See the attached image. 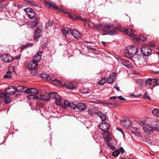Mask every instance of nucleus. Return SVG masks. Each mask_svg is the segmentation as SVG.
<instances>
[{
    "mask_svg": "<svg viewBox=\"0 0 159 159\" xmlns=\"http://www.w3.org/2000/svg\"><path fill=\"white\" fill-rule=\"evenodd\" d=\"M103 30L104 32L111 34H116L117 28L112 24H105L103 26Z\"/></svg>",
    "mask_w": 159,
    "mask_h": 159,
    "instance_id": "nucleus-1",
    "label": "nucleus"
},
{
    "mask_svg": "<svg viewBox=\"0 0 159 159\" xmlns=\"http://www.w3.org/2000/svg\"><path fill=\"white\" fill-rule=\"evenodd\" d=\"M38 67L37 64L33 61H28L26 63V67L32 75H34L36 74V68Z\"/></svg>",
    "mask_w": 159,
    "mask_h": 159,
    "instance_id": "nucleus-2",
    "label": "nucleus"
},
{
    "mask_svg": "<svg viewBox=\"0 0 159 159\" xmlns=\"http://www.w3.org/2000/svg\"><path fill=\"white\" fill-rule=\"evenodd\" d=\"M139 123L142 126L143 130L146 134H151L153 132L154 129L152 126L149 124H145L143 121H140Z\"/></svg>",
    "mask_w": 159,
    "mask_h": 159,
    "instance_id": "nucleus-3",
    "label": "nucleus"
},
{
    "mask_svg": "<svg viewBox=\"0 0 159 159\" xmlns=\"http://www.w3.org/2000/svg\"><path fill=\"white\" fill-rule=\"evenodd\" d=\"M54 83L58 86H63L64 87L66 88L67 89L70 90H73L75 89L76 88L74 86H73L71 84H66V83H64L63 84L57 80L55 79L53 80Z\"/></svg>",
    "mask_w": 159,
    "mask_h": 159,
    "instance_id": "nucleus-4",
    "label": "nucleus"
},
{
    "mask_svg": "<svg viewBox=\"0 0 159 159\" xmlns=\"http://www.w3.org/2000/svg\"><path fill=\"white\" fill-rule=\"evenodd\" d=\"M48 95L50 97L54 99L57 105L59 106L60 105V104L61 103V98L59 95L54 92L49 93Z\"/></svg>",
    "mask_w": 159,
    "mask_h": 159,
    "instance_id": "nucleus-5",
    "label": "nucleus"
},
{
    "mask_svg": "<svg viewBox=\"0 0 159 159\" xmlns=\"http://www.w3.org/2000/svg\"><path fill=\"white\" fill-rule=\"evenodd\" d=\"M140 50L143 55L145 56L149 55L152 53V50L148 48L147 44L144 45L141 48Z\"/></svg>",
    "mask_w": 159,
    "mask_h": 159,
    "instance_id": "nucleus-6",
    "label": "nucleus"
},
{
    "mask_svg": "<svg viewBox=\"0 0 159 159\" xmlns=\"http://www.w3.org/2000/svg\"><path fill=\"white\" fill-rule=\"evenodd\" d=\"M45 3L46 6L49 8H52L58 11L64 12V10H63L62 9L59 8L57 6H56L54 3H51L48 2L46 1Z\"/></svg>",
    "mask_w": 159,
    "mask_h": 159,
    "instance_id": "nucleus-7",
    "label": "nucleus"
},
{
    "mask_svg": "<svg viewBox=\"0 0 159 159\" xmlns=\"http://www.w3.org/2000/svg\"><path fill=\"white\" fill-rule=\"evenodd\" d=\"M39 24L40 25V27L39 28H37L34 33V36L35 39L36 41L40 37L42 29L43 28L42 23H39Z\"/></svg>",
    "mask_w": 159,
    "mask_h": 159,
    "instance_id": "nucleus-8",
    "label": "nucleus"
},
{
    "mask_svg": "<svg viewBox=\"0 0 159 159\" xmlns=\"http://www.w3.org/2000/svg\"><path fill=\"white\" fill-rule=\"evenodd\" d=\"M1 58L3 61L7 63L11 62L12 60V57L8 53L2 54Z\"/></svg>",
    "mask_w": 159,
    "mask_h": 159,
    "instance_id": "nucleus-9",
    "label": "nucleus"
},
{
    "mask_svg": "<svg viewBox=\"0 0 159 159\" xmlns=\"http://www.w3.org/2000/svg\"><path fill=\"white\" fill-rule=\"evenodd\" d=\"M41 23L39 22H37L36 20H35V19L33 20H31L29 21L28 24V26L31 28H34L36 25V27L37 28H39L40 27V25L39 24V23Z\"/></svg>",
    "mask_w": 159,
    "mask_h": 159,
    "instance_id": "nucleus-10",
    "label": "nucleus"
},
{
    "mask_svg": "<svg viewBox=\"0 0 159 159\" xmlns=\"http://www.w3.org/2000/svg\"><path fill=\"white\" fill-rule=\"evenodd\" d=\"M25 11L26 12L27 16L29 18L31 19L34 17L35 13L34 10L31 8H27L25 9Z\"/></svg>",
    "mask_w": 159,
    "mask_h": 159,
    "instance_id": "nucleus-11",
    "label": "nucleus"
},
{
    "mask_svg": "<svg viewBox=\"0 0 159 159\" xmlns=\"http://www.w3.org/2000/svg\"><path fill=\"white\" fill-rule=\"evenodd\" d=\"M6 93L9 95H13L16 92V88L13 86H10L5 90Z\"/></svg>",
    "mask_w": 159,
    "mask_h": 159,
    "instance_id": "nucleus-12",
    "label": "nucleus"
},
{
    "mask_svg": "<svg viewBox=\"0 0 159 159\" xmlns=\"http://www.w3.org/2000/svg\"><path fill=\"white\" fill-rule=\"evenodd\" d=\"M119 30L121 31L125 32L126 34L130 37L134 36V38H136V36L133 34V31L131 29H127L125 28H120Z\"/></svg>",
    "mask_w": 159,
    "mask_h": 159,
    "instance_id": "nucleus-13",
    "label": "nucleus"
},
{
    "mask_svg": "<svg viewBox=\"0 0 159 159\" xmlns=\"http://www.w3.org/2000/svg\"><path fill=\"white\" fill-rule=\"evenodd\" d=\"M121 125L126 128H128L131 125L130 120L128 118L121 120H120Z\"/></svg>",
    "mask_w": 159,
    "mask_h": 159,
    "instance_id": "nucleus-14",
    "label": "nucleus"
},
{
    "mask_svg": "<svg viewBox=\"0 0 159 159\" xmlns=\"http://www.w3.org/2000/svg\"><path fill=\"white\" fill-rule=\"evenodd\" d=\"M133 47L130 51H127L125 52L126 53H129L130 56H133L134 55H135L139 50L137 46H133Z\"/></svg>",
    "mask_w": 159,
    "mask_h": 159,
    "instance_id": "nucleus-15",
    "label": "nucleus"
},
{
    "mask_svg": "<svg viewBox=\"0 0 159 159\" xmlns=\"http://www.w3.org/2000/svg\"><path fill=\"white\" fill-rule=\"evenodd\" d=\"M109 125L107 122H103L99 126V128L102 130L104 132H106L109 129Z\"/></svg>",
    "mask_w": 159,
    "mask_h": 159,
    "instance_id": "nucleus-16",
    "label": "nucleus"
},
{
    "mask_svg": "<svg viewBox=\"0 0 159 159\" xmlns=\"http://www.w3.org/2000/svg\"><path fill=\"white\" fill-rule=\"evenodd\" d=\"M116 74L115 73H113L111 74L108 76L107 80L108 82L110 83L114 82L116 80Z\"/></svg>",
    "mask_w": 159,
    "mask_h": 159,
    "instance_id": "nucleus-17",
    "label": "nucleus"
},
{
    "mask_svg": "<svg viewBox=\"0 0 159 159\" xmlns=\"http://www.w3.org/2000/svg\"><path fill=\"white\" fill-rule=\"evenodd\" d=\"M158 80L155 79H148L145 81V83L146 84L154 85L158 84Z\"/></svg>",
    "mask_w": 159,
    "mask_h": 159,
    "instance_id": "nucleus-18",
    "label": "nucleus"
},
{
    "mask_svg": "<svg viewBox=\"0 0 159 159\" xmlns=\"http://www.w3.org/2000/svg\"><path fill=\"white\" fill-rule=\"evenodd\" d=\"M25 92L28 94L36 95L39 92V90L36 88H31L29 89H26Z\"/></svg>",
    "mask_w": 159,
    "mask_h": 159,
    "instance_id": "nucleus-19",
    "label": "nucleus"
},
{
    "mask_svg": "<svg viewBox=\"0 0 159 159\" xmlns=\"http://www.w3.org/2000/svg\"><path fill=\"white\" fill-rule=\"evenodd\" d=\"M42 53L41 52H38L34 56L33 62L36 63L39 62L41 59Z\"/></svg>",
    "mask_w": 159,
    "mask_h": 159,
    "instance_id": "nucleus-20",
    "label": "nucleus"
},
{
    "mask_svg": "<svg viewBox=\"0 0 159 159\" xmlns=\"http://www.w3.org/2000/svg\"><path fill=\"white\" fill-rule=\"evenodd\" d=\"M71 34L75 38L77 39L80 38L81 35V33L75 30H71Z\"/></svg>",
    "mask_w": 159,
    "mask_h": 159,
    "instance_id": "nucleus-21",
    "label": "nucleus"
},
{
    "mask_svg": "<svg viewBox=\"0 0 159 159\" xmlns=\"http://www.w3.org/2000/svg\"><path fill=\"white\" fill-rule=\"evenodd\" d=\"M71 30L69 28L67 27H64L62 29V32L63 34L66 36H67V35L71 34Z\"/></svg>",
    "mask_w": 159,
    "mask_h": 159,
    "instance_id": "nucleus-22",
    "label": "nucleus"
},
{
    "mask_svg": "<svg viewBox=\"0 0 159 159\" xmlns=\"http://www.w3.org/2000/svg\"><path fill=\"white\" fill-rule=\"evenodd\" d=\"M86 107V106L83 103H80L77 105V109L80 111L85 110Z\"/></svg>",
    "mask_w": 159,
    "mask_h": 159,
    "instance_id": "nucleus-23",
    "label": "nucleus"
},
{
    "mask_svg": "<svg viewBox=\"0 0 159 159\" xmlns=\"http://www.w3.org/2000/svg\"><path fill=\"white\" fill-rule=\"evenodd\" d=\"M70 102L67 101L66 100H64L63 102L62 103H61L59 106L61 107L62 108L66 109L67 107H69L70 105Z\"/></svg>",
    "mask_w": 159,
    "mask_h": 159,
    "instance_id": "nucleus-24",
    "label": "nucleus"
},
{
    "mask_svg": "<svg viewBox=\"0 0 159 159\" xmlns=\"http://www.w3.org/2000/svg\"><path fill=\"white\" fill-rule=\"evenodd\" d=\"M39 100L43 101H47L49 100L48 97L45 95L41 94L39 97Z\"/></svg>",
    "mask_w": 159,
    "mask_h": 159,
    "instance_id": "nucleus-25",
    "label": "nucleus"
},
{
    "mask_svg": "<svg viewBox=\"0 0 159 159\" xmlns=\"http://www.w3.org/2000/svg\"><path fill=\"white\" fill-rule=\"evenodd\" d=\"M152 115L155 117H159V109L155 108L152 111Z\"/></svg>",
    "mask_w": 159,
    "mask_h": 159,
    "instance_id": "nucleus-26",
    "label": "nucleus"
},
{
    "mask_svg": "<svg viewBox=\"0 0 159 159\" xmlns=\"http://www.w3.org/2000/svg\"><path fill=\"white\" fill-rule=\"evenodd\" d=\"M97 114L100 117L102 120L103 121L106 119V117L105 115L102 113L101 111H99L97 113Z\"/></svg>",
    "mask_w": 159,
    "mask_h": 159,
    "instance_id": "nucleus-27",
    "label": "nucleus"
},
{
    "mask_svg": "<svg viewBox=\"0 0 159 159\" xmlns=\"http://www.w3.org/2000/svg\"><path fill=\"white\" fill-rule=\"evenodd\" d=\"M153 121L155 123H156L155 124L154 127V130L157 131H159V120H155Z\"/></svg>",
    "mask_w": 159,
    "mask_h": 159,
    "instance_id": "nucleus-28",
    "label": "nucleus"
},
{
    "mask_svg": "<svg viewBox=\"0 0 159 159\" xmlns=\"http://www.w3.org/2000/svg\"><path fill=\"white\" fill-rule=\"evenodd\" d=\"M25 89H27V88L24 86H19L17 88H16V92H22Z\"/></svg>",
    "mask_w": 159,
    "mask_h": 159,
    "instance_id": "nucleus-29",
    "label": "nucleus"
},
{
    "mask_svg": "<svg viewBox=\"0 0 159 159\" xmlns=\"http://www.w3.org/2000/svg\"><path fill=\"white\" fill-rule=\"evenodd\" d=\"M4 96L5 97L4 100L5 103L6 104L8 103L11 100V97L8 96L5 93Z\"/></svg>",
    "mask_w": 159,
    "mask_h": 159,
    "instance_id": "nucleus-30",
    "label": "nucleus"
},
{
    "mask_svg": "<svg viewBox=\"0 0 159 159\" xmlns=\"http://www.w3.org/2000/svg\"><path fill=\"white\" fill-rule=\"evenodd\" d=\"M103 137L105 139H108L110 138V133L109 132H104L102 134Z\"/></svg>",
    "mask_w": 159,
    "mask_h": 159,
    "instance_id": "nucleus-31",
    "label": "nucleus"
},
{
    "mask_svg": "<svg viewBox=\"0 0 159 159\" xmlns=\"http://www.w3.org/2000/svg\"><path fill=\"white\" fill-rule=\"evenodd\" d=\"M29 98L30 99H36L37 100H39V96L36 95L31 94V95L29 97Z\"/></svg>",
    "mask_w": 159,
    "mask_h": 159,
    "instance_id": "nucleus-32",
    "label": "nucleus"
},
{
    "mask_svg": "<svg viewBox=\"0 0 159 159\" xmlns=\"http://www.w3.org/2000/svg\"><path fill=\"white\" fill-rule=\"evenodd\" d=\"M69 17L70 18L74 20H78V16H75L74 14H68Z\"/></svg>",
    "mask_w": 159,
    "mask_h": 159,
    "instance_id": "nucleus-33",
    "label": "nucleus"
},
{
    "mask_svg": "<svg viewBox=\"0 0 159 159\" xmlns=\"http://www.w3.org/2000/svg\"><path fill=\"white\" fill-rule=\"evenodd\" d=\"M107 80L105 78H103L98 82V84L100 85H103L106 83Z\"/></svg>",
    "mask_w": 159,
    "mask_h": 159,
    "instance_id": "nucleus-34",
    "label": "nucleus"
},
{
    "mask_svg": "<svg viewBox=\"0 0 159 159\" xmlns=\"http://www.w3.org/2000/svg\"><path fill=\"white\" fill-rule=\"evenodd\" d=\"M122 64L128 68L130 67L131 66V65H130V63L129 61H123L122 62Z\"/></svg>",
    "mask_w": 159,
    "mask_h": 159,
    "instance_id": "nucleus-35",
    "label": "nucleus"
},
{
    "mask_svg": "<svg viewBox=\"0 0 159 159\" xmlns=\"http://www.w3.org/2000/svg\"><path fill=\"white\" fill-rule=\"evenodd\" d=\"M120 153V150H117L113 152L112 155L114 157H117L119 155Z\"/></svg>",
    "mask_w": 159,
    "mask_h": 159,
    "instance_id": "nucleus-36",
    "label": "nucleus"
},
{
    "mask_svg": "<svg viewBox=\"0 0 159 159\" xmlns=\"http://www.w3.org/2000/svg\"><path fill=\"white\" fill-rule=\"evenodd\" d=\"M93 25L95 27V28L96 29H98L102 26V25L100 23H93Z\"/></svg>",
    "mask_w": 159,
    "mask_h": 159,
    "instance_id": "nucleus-37",
    "label": "nucleus"
},
{
    "mask_svg": "<svg viewBox=\"0 0 159 159\" xmlns=\"http://www.w3.org/2000/svg\"><path fill=\"white\" fill-rule=\"evenodd\" d=\"M69 107L74 109L76 108H77V105H75L73 103L70 102Z\"/></svg>",
    "mask_w": 159,
    "mask_h": 159,
    "instance_id": "nucleus-38",
    "label": "nucleus"
},
{
    "mask_svg": "<svg viewBox=\"0 0 159 159\" xmlns=\"http://www.w3.org/2000/svg\"><path fill=\"white\" fill-rule=\"evenodd\" d=\"M53 24L52 21H49L48 22L46 23V28L48 27L52 26Z\"/></svg>",
    "mask_w": 159,
    "mask_h": 159,
    "instance_id": "nucleus-39",
    "label": "nucleus"
},
{
    "mask_svg": "<svg viewBox=\"0 0 159 159\" xmlns=\"http://www.w3.org/2000/svg\"><path fill=\"white\" fill-rule=\"evenodd\" d=\"M139 39L142 41H145L146 40V38L143 35H141L140 36L139 39H137L136 41H138V40H139Z\"/></svg>",
    "mask_w": 159,
    "mask_h": 159,
    "instance_id": "nucleus-40",
    "label": "nucleus"
},
{
    "mask_svg": "<svg viewBox=\"0 0 159 159\" xmlns=\"http://www.w3.org/2000/svg\"><path fill=\"white\" fill-rule=\"evenodd\" d=\"M144 98L149 100H150L151 99L149 95L147 93H146L144 94Z\"/></svg>",
    "mask_w": 159,
    "mask_h": 159,
    "instance_id": "nucleus-41",
    "label": "nucleus"
},
{
    "mask_svg": "<svg viewBox=\"0 0 159 159\" xmlns=\"http://www.w3.org/2000/svg\"><path fill=\"white\" fill-rule=\"evenodd\" d=\"M11 77V75H5L4 76V78L6 79H10Z\"/></svg>",
    "mask_w": 159,
    "mask_h": 159,
    "instance_id": "nucleus-42",
    "label": "nucleus"
},
{
    "mask_svg": "<svg viewBox=\"0 0 159 159\" xmlns=\"http://www.w3.org/2000/svg\"><path fill=\"white\" fill-rule=\"evenodd\" d=\"M88 112L90 115H91L93 113V111L92 109L90 108Z\"/></svg>",
    "mask_w": 159,
    "mask_h": 159,
    "instance_id": "nucleus-43",
    "label": "nucleus"
},
{
    "mask_svg": "<svg viewBox=\"0 0 159 159\" xmlns=\"http://www.w3.org/2000/svg\"><path fill=\"white\" fill-rule=\"evenodd\" d=\"M46 79L47 81H50V80H51L52 78L50 75L48 74Z\"/></svg>",
    "mask_w": 159,
    "mask_h": 159,
    "instance_id": "nucleus-44",
    "label": "nucleus"
},
{
    "mask_svg": "<svg viewBox=\"0 0 159 159\" xmlns=\"http://www.w3.org/2000/svg\"><path fill=\"white\" fill-rule=\"evenodd\" d=\"M116 129H117V130L119 131H120L121 132V133L123 135V136L124 135V132L123 131V130L122 129H121L120 128H119V127H117Z\"/></svg>",
    "mask_w": 159,
    "mask_h": 159,
    "instance_id": "nucleus-45",
    "label": "nucleus"
},
{
    "mask_svg": "<svg viewBox=\"0 0 159 159\" xmlns=\"http://www.w3.org/2000/svg\"><path fill=\"white\" fill-rule=\"evenodd\" d=\"M6 9V6L4 5L3 7H2V6H1L0 7V11H3V10H5V9Z\"/></svg>",
    "mask_w": 159,
    "mask_h": 159,
    "instance_id": "nucleus-46",
    "label": "nucleus"
},
{
    "mask_svg": "<svg viewBox=\"0 0 159 159\" xmlns=\"http://www.w3.org/2000/svg\"><path fill=\"white\" fill-rule=\"evenodd\" d=\"M48 74H43L41 75H40L41 77L43 78L46 79Z\"/></svg>",
    "mask_w": 159,
    "mask_h": 159,
    "instance_id": "nucleus-47",
    "label": "nucleus"
},
{
    "mask_svg": "<svg viewBox=\"0 0 159 159\" xmlns=\"http://www.w3.org/2000/svg\"><path fill=\"white\" fill-rule=\"evenodd\" d=\"M106 142L107 144L108 147L111 144V143L109 139L106 140Z\"/></svg>",
    "mask_w": 159,
    "mask_h": 159,
    "instance_id": "nucleus-48",
    "label": "nucleus"
},
{
    "mask_svg": "<svg viewBox=\"0 0 159 159\" xmlns=\"http://www.w3.org/2000/svg\"><path fill=\"white\" fill-rule=\"evenodd\" d=\"M109 147L111 149V150H114L115 149V147L112 145L111 144L110 145Z\"/></svg>",
    "mask_w": 159,
    "mask_h": 159,
    "instance_id": "nucleus-49",
    "label": "nucleus"
},
{
    "mask_svg": "<svg viewBox=\"0 0 159 159\" xmlns=\"http://www.w3.org/2000/svg\"><path fill=\"white\" fill-rule=\"evenodd\" d=\"M118 98L119 99L121 100L124 101L125 100V99L123 98L122 96H120L118 97Z\"/></svg>",
    "mask_w": 159,
    "mask_h": 159,
    "instance_id": "nucleus-50",
    "label": "nucleus"
},
{
    "mask_svg": "<svg viewBox=\"0 0 159 159\" xmlns=\"http://www.w3.org/2000/svg\"><path fill=\"white\" fill-rule=\"evenodd\" d=\"M120 151L121 153H123L125 152V150L122 147H121L120 148Z\"/></svg>",
    "mask_w": 159,
    "mask_h": 159,
    "instance_id": "nucleus-51",
    "label": "nucleus"
},
{
    "mask_svg": "<svg viewBox=\"0 0 159 159\" xmlns=\"http://www.w3.org/2000/svg\"><path fill=\"white\" fill-rule=\"evenodd\" d=\"M103 104H106V105H114V104L112 103H111V102H105V103H103Z\"/></svg>",
    "mask_w": 159,
    "mask_h": 159,
    "instance_id": "nucleus-52",
    "label": "nucleus"
},
{
    "mask_svg": "<svg viewBox=\"0 0 159 159\" xmlns=\"http://www.w3.org/2000/svg\"><path fill=\"white\" fill-rule=\"evenodd\" d=\"M5 94V93H2L0 92V98H2L3 97H4Z\"/></svg>",
    "mask_w": 159,
    "mask_h": 159,
    "instance_id": "nucleus-53",
    "label": "nucleus"
},
{
    "mask_svg": "<svg viewBox=\"0 0 159 159\" xmlns=\"http://www.w3.org/2000/svg\"><path fill=\"white\" fill-rule=\"evenodd\" d=\"M84 25L86 27H87L89 26V25L88 23L87 22H84Z\"/></svg>",
    "mask_w": 159,
    "mask_h": 159,
    "instance_id": "nucleus-54",
    "label": "nucleus"
},
{
    "mask_svg": "<svg viewBox=\"0 0 159 159\" xmlns=\"http://www.w3.org/2000/svg\"><path fill=\"white\" fill-rule=\"evenodd\" d=\"M117 98V97L116 96H112V97H111L110 98V99H116Z\"/></svg>",
    "mask_w": 159,
    "mask_h": 159,
    "instance_id": "nucleus-55",
    "label": "nucleus"
},
{
    "mask_svg": "<svg viewBox=\"0 0 159 159\" xmlns=\"http://www.w3.org/2000/svg\"><path fill=\"white\" fill-rule=\"evenodd\" d=\"M80 19L82 20H86L85 19H83V18H82L81 16H78V20Z\"/></svg>",
    "mask_w": 159,
    "mask_h": 159,
    "instance_id": "nucleus-56",
    "label": "nucleus"
},
{
    "mask_svg": "<svg viewBox=\"0 0 159 159\" xmlns=\"http://www.w3.org/2000/svg\"><path fill=\"white\" fill-rule=\"evenodd\" d=\"M151 72L155 74H159V71H152Z\"/></svg>",
    "mask_w": 159,
    "mask_h": 159,
    "instance_id": "nucleus-57",
    "label": "nucleus"
},
{
    "mask_svg": "<svg viewBox=\"0 0 159 159\" xmlns=\"http://www.w3.org/2000/svg\"><path fill=\"white\" fill-rule=\"evenodd\" d=\"M20 58V56H16L15 57V59H19Z\"/></svg>",
    "mask_w": 159,
    "mask_h": 159,
    "instance_id": "nucleus-58",
    "label": "nucleus"
},
{
    "mask_svg": "<svg viewBox=\"0 0 159 159\" xmlns=\"http://www.w3.org/2000/svg\"><path fill=\"white\" fill-rule=\"evenodd\" d=\"M11 73L12 72L11 71H8L6 72V75H11Z\"/></svg>",
    "mask_w": 159,
    "mask_h": 159,
    "instance_id": "nucleus-59",
    "label": "nucleus"
},
{
    "mask_svg": "<svg viewBox=\"0 0 159 159\" xmlns=\"http://www.w3.org/2000/svg\"><path fill=\"white\" fill-rule=\"evenodd\" d=\"M149 45L152 47H154L155 46V45L154 44H153V43H150L149 44Z\"/></svg>",
    "mask_w": 159,
    "mask_h": 159,
    "instance_id": "nucleus-60",
    "label": "nucleus"
},
{
    "mask_svg": "<svg viewBox=\"0 0 159 159\" xmlns=\"http://www.w3.org/2000/svg\"><path fill=\"white\" fill-rule=\"evenodd\" d=\"M89 49L91 50H95V49L94 48H91V47H89Z\"/></svg>",
    "mask_w": 159,
    "mask_h": 159,
    "instance_id": "nucleus-61",
    "label": "nucleus"
},
{
    "mask_svg": "<svg viewBox=\"0 0 159 159\" xmlns=\"http://www.w3.org/2000/svg\"><path fill=\"white\" fill-rule=\"evenodd\" d=\"M115 88L117 91H119L120 88H119V87H117V86H115Z\"/></svg>",
    "mask_w": 159,
    "mask_h": 159,
    "instance_id": "nucleus-62",
    "label": "nucleus"
},
{
    "mask_svg": "<svg viewBox=\"0 0 159 159\" xmlns=\"http://www.w3.org/2000/svg\"><path fill=\"white\" fill-rule=\"evenodd\" d=\"M32 45L31 44V43H30V44H26V47H31L32 46Z\"/></svg>",
    "mask_w": 159,
    "mask_h": 159,
    "instance_id": "nucleus-63",
    "label": "nucleus"
},
{
    "mask_svg": "<svg viewBox=\"0 0 159 159\" xmlns=\"http://www.w3.org/2000/svg\"><path fill=\"white\" fill-rule=\"evenodd\" d=\"M102 43L104 46H106V44L104 42H102Z\"/></svg>",
    "mask_w": 159,
    "mask_h": 159,
    "instance_id": "nucleus-64",
    "label": "nucleus"
}]
</instances>
